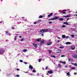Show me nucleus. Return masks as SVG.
<instances>
[{
	"instance_id": "obj_55",
	"label": "nucleus",
	"mask_w": 77,
	"mask_h": 77,
	"mask_svg": "<svg viewBox=\"0 0 77 77\" xmlns=\"http://www.w3.org/2000/svg\"><path fill=\"white\" fill-rule=\"evenodd\" d=\"M41 35H42V36H44V34H41Z\"/></svg>"
},
{
	"instance_id": "obj_5",
	"label": "nucleus",
	"mask_w": 77,
	"mask_h": 77,
	"mask_svg": "<svg viewBox=\"0 0 77 77\" xmlns=\"http://www.w3.org/2000/svg\"><path fill=\"white\" fill-rule=\"evenodd\" d=\"M48 74H53V72L51 70V71H48Z\"/></svg>"
},
{
	"instance_id": "obj_1",
	"label": "nucleus",
	"mask_w": 77,
	"mask_h": 77,
	"mask_svg": "<svg viewBox=\"0 0 77 77\" xmlns=\"http://www.w3.org/2000/svg\"><path fill=\"white\" fill-rule=\"evenodd\" d=\"M59 18L57 16H55L54 17V18H51V19H48V21H52L53 20H57Z\"/></svg>"
},
{
	"instance_id": "obj_21",
	"label": "nucleus",
	"mask_w": 77,
	"mask_h": 77,
	"mask_svg": "<svg viewBox=\"0 0 77 77\" xmlns=\"http://www.w3.org/2000/svg\"><path fill=\"white\" fill-rule=\"evenodd\" d=\"M66 27V26L64 25H63L62 26V27L63 28H65V27Z\"/></svg>"
},
{
	"instance_id": "obj_57",
	"label": "nucleus",
	"mask_w": 77,
	"mask_h": 77,
	"mask_svg": "<svg viewBox=\"0 0 77 77\" xmlns=\"http://www.w3.org/2000/svg\"><path fill=\"white\" fill-rule=\"evenodd\" d=\"M67 25H71V24H70L69 23H68V24H67Z\"/></svg>"
},
{
	"instance_id": "obj_7",
	"label": "nucleus",
	"mask_w": 77,
	"mask_h": 77,
	"mask_svg": "<svg viewBox=\"0 0 77 77\" xmlns=\"http://www.w3.org/2000/svg\"><path fill=\"white\" fill-rule=\"evenodd\" d=\"M32 45H33L34 47H35V48H37V44H35V43H33Z\"/></svg>"
},
{
	"instance_id": "obj_19",
	"label": "nucleus",
	"mask_w": 77,
	"mask_h": 77,
	"mask_svg": "<svg viewBox=\"0 0 77 77\" xmlns=\"http://www.w3.org/2000/svg\"><path fill=\"white\" fill-rule=\"evenodd\" d=\"M64 24H66V25H67L68 24V23L67 22H64L63 23Z\"/></svg>"
},
{
	"instance_id": "obj_24",
	"label": "nucleus",
	"mask_w": 77,
	"mask_h": 77,
	"mask_svg": "<svg viewBox=\"0 0 77 77\" xmlns=\"http://www.w3.org/2000/svg\"><path fill=\"white\" fill-rule=\"evenodd\" d=\"M71 69H75V67H71Z\"/></svg>"
},
{
	"instance_id": "obj_51",
	"label": "nucleus",
	"mask_w": 77,
	"mask_h": 77,
	"mask_svg": "<svg viewBox=\"0 0 77 77\" xmlns=\"http://www.w3.org/2000/svg\"><path fill=\"white\" fill-rule=\"evenodd\" d=\"M24 63H25V64H27V63L25 62H24Z\"/></svg>"
},
{
	"instance_id": "obj_64",
	"label": "nucleus",
	"mask_w": 77,
	"mask_h": 77,
	"mask_svg": "<svg viewBox=\"0 0 77 77\" xmlns=\"http://www.w3.org/2000/svg\"><path fill=\"white\" fill-rule=\"evenodd\" d=\"M76 13L77 14V11L76 12Z\"/></svg>"
},
{
	"instance_id": "obj_20",
	"label": "nucleus",
	"mask_w": 77,
	"mask_h": 77,
	"mask_svg": "<svg viewBox=\"0 0 77 77\" xmlns=\"http://www.w3.org/2000/svg\"><path fill=\"white\" fill-rule=\"evenodd\" d=\"M23 52H26V51H27V49H24L23 50Z\"/></svg>"
},
{
	"instance_id": "obj_32",
	"label": "nucleus",
	"mask_w": 77,
	"mask_h": 77,
	"mask_svg": "<svg viewBox=\"0 0 77 77\" xmlns=\"http://www.w3.org/2000/svg\"><path fill=\"white\" fill-rule=\"evenodd\" d=\"M69 61L70 62H71V61H72V60H71L70 59H69Z\"/></svg>"
},
{
	"instance_id": "obj_46",
	"label": "nucleus",
	"mask_w": 77,
	"mask_h": 77,
	"mask_svg": "<svg viewBox=\"0 0 77 77\" xmlns=\"http://www.w3.org/2000/svg\"><path fill=\"white\" fill-rule=\"evenodd\" d=\"M60 42V41H59V40H58V41H57V43H58V42Z\"/></svg>"
},
{
	"instance_id": "obj_59",
	"label": "nucleus",
	"mask_w": 77,
	"mask_h": 77,
	"mask_svg": "<svg viewBox=\"0 0 77 77\" xmlns=\"http://www.w3.org/2000/svg\"><path fill=\"white\" fill-rule=\"evenodd\" d=\"M73 29H74V28H71V30H73Z\"/></svg>"
},
{
	"instance_id": "obj_44",
	"label": "nucleus",
	"mask_w": 77,
	"mask_h": 77,
	"mask_svg": "<svg viewBox=\"0 0 77 77\" xmlns=\"http://www.w3.org/2000/svg\"><path fill=\"white\" fill-rule=\"evenodd\" d=\"M48 67H46L45 68V69L47 70V69H48Z\"/></svg>"
},
{
	"instance_id": "obj_16",
	"label": "nucleus",
	"mask_w": 77,
	"mask_h": 77,
	"mask_svg": "<svg viewBox=\"0 0 77 77\" xmlns=\"http://www.w3.org/2000/svg\"><path fill=\"white\" fill-rule=\"evenodd\" d=\"M63 17H64L65 18H67V17H69L70 15H68L67 16H63Z\"/></svg>"
},
{
	"instance_id": "obj_58",
	"label": "nucleus",
	"mask_w": 77,
	"mask_h": 77,
	"mask_svg": "<svg viewBox=\"0 0 77 77\" xmlns=\"http://www.w3.org/2000/svg\"><path fill=\"white\" fill-rule=\"evenodd\" d=\"M46 74H47V75H48V73H46Z\"/></svg>"
},
{
	"instance_id": "obj_25",
	"label": "nucleus",
	"mask_w": 77,
	"mask_h": 77,
	"mask_svg": "<svg viewBox=\"0 0 77 77\" xmlns=\"http://www.w3.org/2000/svg\"><path fill=\"white\" fill-rule=\"evenodd\" d=\"M51 57H54V58H56V56H55L52 55L51 56Z\"/></svg>"
},
{
	"instance_id": "obj_13",
	"label": "nucleus",
	"mask_w": 77,
	"mask_h": 77,
	"mask_svg": "<svg viewBox=\"0 0 77 77\" xmlns=\"http://www.w3.org/2000/svg\"><path fill=\"white\" fill-rule=\"evenodd\" d=\"M60 51H61L60 49H57L56 51V53H59Z\"/></svg>"
},
{
	"instance_id": "obj_54",
	"label": "nucleus",
	"mask_w": 77,
	"mask_h": 77,
	"mask_svg": "<svg viewBox=\"0 0 77 77\" xmlns=\"http://www.w3.org/2000/svg\"><path fill=\"white\" fill-rule=\"evenodd\" d=\"M2 22H3V21H1L0 22V24H1V23H2Z\"/></svg>"
},
{
	"instance_id": "obj_45",
	"label": "nucleus",
	"mask_w": 77,
	"mask_h": 77,
	"mask_svg": "<svg viewBox=\"0 0 77 77\" xmlns=\"http://www.w3.org/2000/svg\"><path fill=\"white\" fill-rule=\"evenodd\" d=\"M68 38H69V36H66V39H68Z\"/></svg>"
},
{
	"instance_id": "obj_61",
	"label": "nucleus",
	"mask_w": 77,
	"mask_h": 77,
	"mask_svg": "<svg viewBox=\"0 0 77 77\" xmlns=\"http://www.w3.org/2000/svg\"><path fill=\"white\" fill-rule=\"evenodd\" d=\"M58 39H60V37H58Z\"/></svg>"
},
{
	"instance_id": "obj_11",
	"label": "nucleus",
	"mask_w": 77,
	"mask_h": 77,
	"mask_svg": "<svg viewBox=\"0 0 77 77\" xmlns=\"http://www.w3.org/2000/svg\"><path fill=\"white\" fill-rule=\"evenodd\" d=\"M71 64H72V65H74V66H77V63H71Z\"/></svg>"
},
{
	"instance_id": "obj_63",
	"label": "nucleus",
	"mask_w": 77,
	"mask_h": 77,
	"mask_svg": "<svg viewBox=\"0 0 77 77\" xmlns=\"http://www.w3.org/2000/svg\"><path fill=\"white\" fill-rule=\"evenodd\" d=\"M75 16H77V14H75Z\"/></svg>"
},
{
	"instance_id": "obj_37",
	"label": "nucleus",
	"mask_w": 77,
	"mask_h": 77,
	"mask_svg": "<svg viewBox=\"0 0 77 77\" xmlns=\"http://www.w3.org/2000/svg\"><path fill=\"white\" fill-rule=\"evenodd\" d=\"M17 40V37H15V38H14V41H16Z\"/></svg>"
},
{
	"instance_id": "obj_8",
	"label": "nucleus",
	"mask_w": 77,
	"mask_h": 77,
	"mask_svg": "<svg viewBox=\"0 0 77 77\" xmlns=\"http://www.w3.org/2000/svg\"><path fill=\"white\" fill-rule=\"evenodd\" d=\"M58 19H58V20H59V21H63V20L64 19H63V18H60L59 17H58Z\"/></svg>"
},
{
	"instance_id": "obj_30",
	"label": "nucleus",
	"mask_w": 77,
	"mask_h": 77,
	"mask_svg": "<svg viewBox=\"0 0 77 77\" xmlns=\"http://www.w3.org/2000/svg\"><path fill=\"white\" fill-rule=\"evenodd\" d=\"M38 21H39V23H41V22H42V20H38Z\"/></svg>"
},
{
	"instance_id": "obj_4",
	"label": "nucleus",
	"mask_w": 77,
	"mask_h": 77,
	"mask_svg": "<svg viewBox=\"0 0 77 77\" xmlns=\"http://www.w3.org/2000/svg\"><path fill=\"white\" fill-rule=\"evenodd\" d=\"M53 14V13H50L48 16V17H50L51 16H52Z\"/></svg>"
},
{
	"instance_id": "obj_41",
	"label": "nucleus",
	"mask_w": 77,
	"mask_h": 77,
	"mask_svg": "<svg viewBox=\"0 0 77 77\" xmlns=\"http://www.w3.org/2000/svg\"><path fill=\"white\" fill-rule=\"evenodd\" d=\"M65 68H68V66H65Z\"/></svg>"
},
{
	"instance_id": "obj_38",
	"label": "nucleus",
	"mask_w": 77,
	"mask_h": 77,
	"mask_svg": "<svg viewBox=\"0 0 77 77\" xmlns=\"http://www.w3.org/2000/svg\"><path fill=\"white\" fill-rule=\"evenodd\" d=\"M62 63H64V64H66V62H62Z\"/></svg>"
},
{
	"instance_id": "obj_48",
	"label": "nucleus",
	"mask_w": 77,
	"mask_h": 77,
	"mask_svg": "<svg viewBox=\"0 0 77 77\" xmlns=\"http://www.w3.org/2000/svg\"><path fill=\"white\" fill-rule=\"evenodd\" d=\"M22 19H24V18H25V17H22Z\"/></svg>"
},
{
	"instance_id": "obj_31",
	"label": "nucleus",
	"mask_w": 77,
	"mask_h": 77,
	"mask_svg": "<svg viewBox=\"0 0 77 77\" xmlns=\"http://www.w3.org/2000/svg\"><path fill=\"white\" fill-rule=\"evenodd\" d=\"M61 57H65V55H61Z\"/></svg>"
},
{
	"instance_id": "obj_22",
	"label": "nucleus",
	"mask_w": 77,
	"mask_h": 77,
	"mask_svg": "<svg viewBox=\"0 0 77 77\" xmlns=\"http://www.w3.org/2000/svg\"><path fill=\"white\" fill-rule=\"evenodd\" d=\"M43 18V16L40 15L39 16V18Z\"/></svg>"
},
{
	"instance_id": "obj_27",
	"label": "nucleus",
	"mask_w": 77,
	"mask_h": 77,
	"mask_svg": "<svg viewBox=\"0 0 77 77\" xmlns=\"http://www.w3.org/2000/svg\"><path fill=\"white\" fill-rule=\"evenodd\" d=\"M6 33L8 35H9V33L8 32V31L6 32Z\"/></svg>"
},
{
	"instance_id": "obj_62",
	"label": "nucleus",
	"mask_w": 77,
	"mask_h": 77,
	"mask_svg": "<svg viewBox=\"0 0 77 77\" xmlns=\"http://www.w3.org/2000/svg\"><path fill=\"white\" fill-rule=\"evenodd\" d=\"M49 41H50V42L51 41V39H50L49 40Z\"/></svg>"
},
{
	"instance_id": "obj_3",
	"label": "nucleus",
	"mask_w": 77,
	"mask_h": 77,
	"mask_svg": "<svg viewBox=\"0 0 77 77\" xmlns=\"http://www.w3.org/2000/svg\"><path fill=\"white\" fill-rule=\"evenodd\" d=\"M48 30L47 29H43L40 30V32H42V33L43 32H48Z\"/></svg>"
},
{
	"instance_id": "obj_42",
	"label": "nucleus",
	"mask_w": 77,
	"mask_h": 77,
	"mask_svg": "<svg viewBox=\"0 0 77 77\" xmlns=\"http://www.w3.org/2000/svg\"><path fill=\"white\" fill-rule=\"evenodd\" d=\"M60 48H63V47H62V46H60Z\"/></svg>"
},
{
	"instance_id": "obj_26",
	"label": "nucleus",
	"mask_w": 77,
	"mask_h": 77,
	"mask_svg": "<svg viewBox=\"0 0 77 77\" xmlns=\"http://www.w3.org/2000/svg\"><path fill=\"white\" fill-rule=\"evenodd\" d=\"M49 51H50V52H49V54H51V51H52V50H49Z\"/></svg>"
},
{
	"instance_id": "obj_60",
	"label": "nucleus",
	"mask_w": 77,
	"mask_h": 77,
	"mask_svg": "<svg viewBox=\"0 0 77 77\" xmlns=\"http://www.w3.org/2000/svg\"><path fill=\"white\" fill-rule=\"evenodd\" d=\"M69 18H67V20H69Z\"/></svg>"
},
{
	"instance_id": "obj_34",
	"label": "nucleus",
	"mask_w": 77,
	"mask_h": 77,
	"mask_svg": "<svg viewBox=\"0 0 77 77\" xmlns=\"http://www.w3.org/2000/svg\"><path fill=\"white\" fill-rule=\"evenodd\" d=\"M41 59H39L38 60V62H41Z\"/></svg>"
},
{
	"instance_id": "obj_33",
	"label": "nucleus",
	"mask_w": 77,
	"mask_h": 77,
	"mask_svg": "<svg viewBox=\"0 0 77 77\" xmlns=\"http://www.w3.org/2000/svg\"><path fill=\"white\" fill-rule=\"evenodd\" d=\"M33 72H36V70H32Z\"/></svg>"
},
{
	"instance_id": "obj_50",
	"label": "nucleus",
	"mask_w": 77,
	"mask_h": 77,
	"mask_svg": "<svg viewBox=\"0 0 77 77\" xmlns=\"http://www.w3.org/2000/svg\"><path fill=\"white\" fill-rule=\"evenodd\" d=\"M11 29H14V27H11Z\"/></svg>"
},
{
	"instance_id": "obj_17",
	"label": "nucleus",
	"mask_w": 77,
	"mask_h": 77,
	"mask_svg": "<svg viewBox=\"0 0 77 77\" xmlns=\"http://www.w3.org/2000/svg\"><path fill=\"white\" fill-rule=\"evenodd\" d=\"M71 43L70 42H67L66 43V45H68V44H71Z\"/></svg>"
},
{
	"instance_id": "obj_18",
	"label": "nucleus",
	"mask_w": 77,
	"mask_h": 77,
	"mask_svg": "<svg viewBox=\"0 0 77 77\" xmlns=\"http://www.w3.org/2000/svg\"><path fill=\"white\" fill-rule=\"evenodd\" d=\"M61 13H62V14H66V12H65L64 11H63Z\"/></svg>"
},
{
	"instance_id": "obj_49",
	"label": "nucleus",
	"mask_w": 77,
	"mask_h": 77,
	"mask_svg": "<svg viewBox=\"0 0 77 77\" xmlns=\"http://www.w3.org/2000/svg\"><path fill=\"white\" fill-rule=\"evenodd\" d=\"M24 20L25 21H27V20L26 19H25Z\"/></svg>"
},
{
	"instance_id": "obj_12",
	"label": "nucleus",
	"mask_w": 77,
	"mask_h": 77,
	"mask_svg": "<svg viewBox=\"0 0 77 77\" xmlns=\"http://www.w3.org/2000/svg\"><path fill=\"white\" fill-rule=\"evenodd\" d=\"M71 48L72 50H75V47L74 46H71Z\"/></svg>"
},
{
	"instance_id": "obj_56",
	"label": "nucleus",
	"mask_w": 77,
	"mask_h": 77,
	"mask_svg": "<svg viewBox=\"0 0 77 77\" xmlns=\"http://www.w3.org/2000/svg\"><path fill=\"white\" fill-rule=\"evenodd\" d=\"M74 74L75 75H76V74H77V73L75 72L74 73Z\"/></svg>"
},
{
	"instance_id": "obj_36",
	"label": "nucleus",
	"mask_w": 77,
	"mask_h": 77,
	"mask_svg": "<svg viewBox=\"0 0 77 77\" xmlns=\"http://www.w3.org/2000/svg\"><path fill=\"white\" fill-rule=\"evenodd\" d=\"M16 77H20V75H16Z\"/></svg>"
},
{
	"instance_id": "obj_23",
	"label": "nucleus",
	"mask_w": 77,
	"mask_h": 77,
	"mask_svg": "<svg viewBox=\"0 0 77 77\" xmlns=\"http://www.w3.org/2000/svg\"><path fill=\"white\" fill-rule=\"evenodd\" d=\"M62 38H65V35H62Z\"/></svg>"
},
{
	"instance_id": "obj_2",
	"label": "nucleus",
	"mask_w": 77,
	"mask_h": 77,
	"mask_svg": "<svg viewBox=\"0 0 77 77\" xmlns=\"http://www.w3.org/2000/svg\"><path fill=\"white\" fill-rule=\"evenodd\" d=\"M5 52V50L3 49L0 48V54H3Z\"/></svg>"
},
{
	"instance_id": "obj_52",
	"label": "nucleus",
	"mask_w": 77,
	"mask_h": 77,
	"mask_svg": "<svg viewBox=\"0 0 77 77\" xmlns=\"http://www.w3.org/2000/svg\"><path fill=\"white\" fill-rule=\"evenodd\" d=\"M75 28H73V30H74V31H75Z\"/></svg>"
},
{
	"instance_id": "obj_15",
	"label": "nucleus",
	"mask_w": 77,
	"mask_h": 77,
	"mask_svg": "<svg viewBox=\"0 0 77 77\" xmlns=\"http://www.w3.org/2000/svg\"><path fill=\"white\" fill-rule=\"evenodd\" d=\"M44 42H45V41L43 40L41 41V44H42L44 43Z\"/></svg>"
},
{
	"instance_id": "obj_39",
	"label": "nucleus",
	"mask_w": 77,
	"mask_h": 77,
	"mask_svg": "<svg viewBox=\"0 0 77 77\" xmlns=\"http://www.w3.org/2000/svg\"><path fill=\"white\" fill-rule=\"evenodd\" d=\"M24 39L23 38H21V41H24Z\"/></svg>"
},
{
	"instance_id": "obj_6",
	"label": "nucleus",
	"mask_w": 77,
	"mask_h": 77,
	"mask_svg": "<svg viewBox=\"0 0 77 77\" xmlns=\"http://www.w3.org/2000/svg\"><path fill=\"white\" fill-rule=\"evenodd\" d=\"M41 38H38V39H36V42H39L41 40Z\"/></svg>"
},
{
	"instance_id": "obj_10",
	"label": "nucleus",
	"mask_w": 77,
	"mask_h": 77,
	"mask_svg": "<svg viewBox=\"0 0 77 77\" xmlns=\"http://www.w3.org/2000/svg\"><path fill=\"white\" fill-rule=\"evenodd\" d=\"M29 69H33V66H32L30 64L29 65Z\"/></svg>"
},
{
	"instance_id": "obj_28",
	"label": "nucleus",
	"mask_w": 77,
	"mask_h": 77,
	"mask_svg": "<svg viewBox=\"0 0 77 77\" xmlns=\"http://www.w3.org/2000/svg\"><path fill=\"white\" fill-rule=\"evenodd\" d=\"M38 22H39L38 21H37V22H34V24H36V23H38Z\"/></svg>"
},
{
	"instance_id": "obj_40",
	"label": "nucleus",
	"mask_w": 77,
	"mask_h": 77,
	"mask_svg": "<svg viewBox=\"0 0 77 77\" xmlns=\"http://www.w3.org/2000/svg\"><path fill=\"white\" fill-rule=\"evenodd\" d=\"M48 23L49 24H52V22L50 21Z\"/></svg>"
},
{
	"instance_id": "obj_47",
	"label": "nucleus",
	"mask_w": 77,
	"mask_h": 77,
	"mask_svg": "<svg viewBox=\"0 0 77 77\" xmlns=\"http://www.w3.org/2000/svg\"><path fill=\"white\" fill-rule=\"evenodd\" d=\"M17 71H20V69H17Z\"/></svg>"
},
{
	"instance_id": "obj_53",
	"label": "nucleus",
	"mask_w": 77,
	"mask_h": 77,
	"mask_svg": "<svg viewBox=\"0 0 77 77\" xmlns=\"http://www.w3.org/2000/svg\"><path fill=\"white\" fill-rule=\"evenodd\" d=\"M22 37V36H19V37L20 38H21Z\"/></svg>"
},
{
	"instance_id": "obj_43",
	"label": "nucleus",
	"mask_w": 77,
	"mask_h": 77,
	"mask_svg": "<svg viewBox=\"0 0 77 77\" xmlns=\"http://www.w3.org/2000/svg\"><path fill=\"white\" fill-rule=\"evenodd\" d=\"M20 62H23V60H20Z\"/></svg>"
},
{
	"instance_id": "obj_29",
	"label": "nucleus",
	"mask_w": 77,
	"mask_h": 77,
	"mask_svg": "<svg viewBox=\"0 0 77 77\" xmlns=\"http://www.w3.org/2000/svg\"><path fill=\"white\" fill-rule=\"evenodd\" d=\"M67 75H70V74H69V72H68L67 73Z\"/></svg>"
},
{
	"instance_id": "obj_35",
	"label": "nucleus",
	"mask_w": 77,
	"mask_h": 77,
	"mask_svg": "<svg viewBox=\"0 0 77 77\" xmlns=\"http://www.w3.org/2000/svg\"><path fill=\"white\" fill-rule=\"evenodd\" d=\"M71 36L72 38H74V35H71Z\"/></svg>"
},
{
	"instance_id": "obj_14",
	"label": "nucleus",
	"mask_w": 77,
	"mask_h": 77,
	"mask_svg": "<svg viewBox=\"0 0 77 77\" xmlns=\"http://www.w3.org/2000/svg\"><path fill=\"white\" fill-rule=\"evenodd\" d=\"M73 57H74V58H77V56L76 54H74V55L73 56Z\"/></svg>"
},
{
	"instance_id": "obj_9",
	"label": "nucleus",
	"mask_w": 77,
	"mask_h": 77,
	"mask_svg": "<svg viewBox=\"0 0 77 77\" xmlns=\"http://www.w3.org/2000/svg\"><path fill=\"white\" fill-rule=\"evenodd\" d=\"M52 44V42H50L47 43V45H51Z\"/></svg>"
}]
</instances>
